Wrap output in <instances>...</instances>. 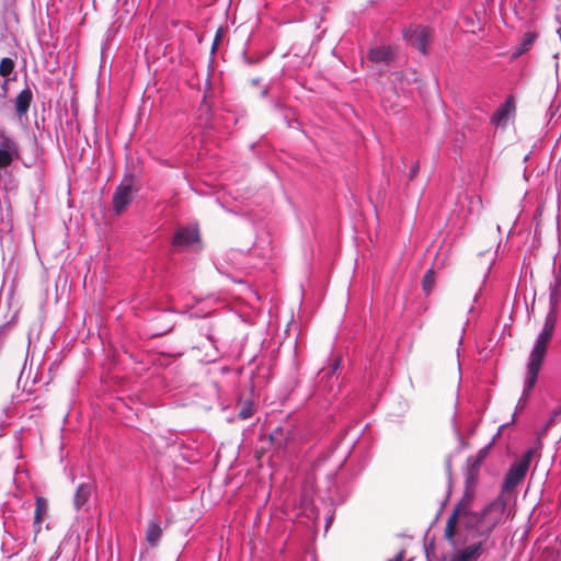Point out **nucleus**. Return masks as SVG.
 Instances as JSON below:
<instances>
[{
    "instance_id": "4be33fe9",
    "label": "nucleus",
    "mask_w": 561,
    "mask_h": 561,
    "mask_svg": "<svg viewBox=\"0 0 561 561\" xmlns=\"http://www.w3.org/2000/svg\"><path fill=\"white\" fill-rule=\"evenodd\" d=\"M419 169H420V165H419V162H415L411 170H410V173H409V180L412 181L419 173Z\"/></svg>"
},
{
    "instance_id": "ddd939ff",
    "label": "nucleus",
    "mask_w": 561,
    "mask_h": 561,
    "mask_svg": "<svg viewBox=\"0 0 561 561\" xmlns=\"http://www.w3.org/2000/svg\"><path fill=\"white\" fill-rule=\"evenodd\" d=\"M538 38V34L536 32H526L523 36L522 43L516 47V50L513 53V57L517 58L523 54L527 53L536 39Z\"/></svg>"
},
{
    "instance_id": "5701e85b",
    "label": "nucleus",
    "mask_w": 561,
    "mask_h": 561,
    "mask_svg": "<svg viewBox=\"0 0 561 561\" xmlns=\"http://www.w3.org/2000/svg\"><path fill=\"white\" fill-rule=\"evenodd\" d=\"M404 559H405V551L401 550L393 558L388 559L387 561H404Z\"/></svg>"
},
{
    "instance_id": "f3484780",
    "label": "nucleus",
    "mask_w": 561,
    "mask_h": 561,
    "mask_svg": "<svg viewBox=\"0 0 561 561\" xmlns=\"http://www.w3.org/2000/svg\"><path fill=\"white\" fill-rule=\"evenodd\" d=\"M435 286V272L433 268H430L426 271V273L423 276L422 279V289L425 293V295H430Z\"/></svg>"
},
{
    "instance_id": "dca6fc26",
    "label": "nucleus",
    "mask_w": 561,
    "mask_h": 561,
    "mask_svg": "<svg viewBox=\"0 0 561 561\" xmlns=\"http://www.w3.org/2000/svg\"><path fill=\"white\" fill-rule=\"evenodd\" d=\"M92 493V485L89 483L80 484L77 489V492L75 494V505L77 508L82 507L89 496Z\"/></svg>"
},
{
    "instance_id": "a211bd4d",
    "label": "nucleus",
    "mask_w": 561,
    "mask_h": 561,
    "mask_svg": "<svg viewBox=\"0 0 561 561\" xmlns=\"http://www.w3.org/2000/svg\"><path fill=\"white\" fill-rule=\"evenodd\" d=\"M561 415V408H557L553 412L550 419L547 421L542 430L538 434V448L541 446V438L547 434L549 428L553 425L556 422V419Z\"/></svg>"
},
{
    "instance_id": "f8f14e48",
    "label": "nucleus",
    "mask_w": 561,
    "mask_h": 561,
    "mask_svg": "<svg viewBox=\"0 0 561 561\" xmlns=\"http://www.w3.org/2000/svg\"><path fill=\"white\" fill-rule=\"evenodd\" d=\"M33 100L32 91L26 88L22 90L15 99V111L19 116H23L27 113L30 105Z\"/></svg>"
},
{
    "instance_id": "39448f33",
    "label": "nucleus",
    "mask_w": 561,
    "mask_h": 561,
    "mask_svg": "<svg viewBox=\"0 0 561 561\" xmlns=\"http://www.w3.org/2000/svg\"><path fill=\"white\" fill-rule=\"evenodd\" d=\"M433 31L427 26L412 25L403 32L404 39L422 54H427Z\"/></svg>"
},
{
    "instance_id": "412c9836",
    "label": "nucleus",
    "mask_w": 561,
    "mask_h": 561,
    "mask_svg": "<svg viewBox=\"0 0 561 561\" xmlns=\"http://www.w3.org/2000/svg\"><path fill=\"white\" fill-rule=\"evenodd\" d=\"M222 28L219 27L216 32V35H215V38H214V42H213V46H211V53H215V50L217 49V46L219 45L220 41H221V37H222Z\"/></svg>"
},
{
    "instance_id": "1a4fd4ad",
    "label": "nucleus",
    "mask_w": 561,
    "mask_h": 561,
    "mask_svg": "<svg viewBox=\"0 0 561 561\" xmlns=\"http://www.w3.org/2000/svg\"><path fill=\"white\" fill-rule=\"evenodd\" d=\"M515 111L514 98L510 95L506 101L495 111L491 122L497 126L505 125L508 116Z\"/></svg>"
},
{
    "instance_id": "6ab92c4d",
    "label": "nucleus",
    "mask_w": 561,
    "mask_h": 561,
    "mask_svg": "<svg viewBox=\"0 0 561 561\" xmlns=\"http://www.w3.org/2000/svg\"><path fill=\"white\" fill-rule=\"evenodd\" d=\"M14 68V62L10 58H3L0 61V76L8 77Z\"/></svg>"
},
{
    "instance_id": "7ed1b4c3",
    "label": "nucleus",
    "mask_w": 561,
    "mask_h": 561,
    "mask_svg": "<svg viewBox=\"0 0 561 561\" xmlns=\"http://www.w3.org/2000/svg\"><path fill=\"white\" fill-rule=\"evenodd\" d=\"M556 324L557 311L553 307L546 316L542 331L540 332L530 353L529 363L527 365V377L525 380V392H529L537 381L540 367L547 354L549 342L553 336Z\"/></svg>"
},
{
    "instance_id": "a878e982",
    "label": "nucleus",
    "mask_w": 561,
    "mask_h": 561,
    "mask_svg": "<svg viewBox=\"0 0 561 561\" xmlns=\"http://www.w3.org/2000/svg\"><path fill=\"white\" fill-rule=\"evenodd\" d=\"M339 366V362L335 363L334 367H333V370H335Z\"/></svg>"
},
{
    "instance_id": "0eeeda50",
    "label": "nucleus",
    "mask_w": 561,
    "mask_h": 561,
    "mask_svg": "<svg viewBox=\"0 0 561 561\" xmlns=\"http://www.w3.org/2000/svg\"><path fill=\"white\" fill-rule=\"evenodd\" d=\"M133 186L130 183H122L113 195V209L117 216L122 215L133 201Z\"/></svg>"
},
{
    "instance_id": "9b49d317",
    "label": "nucleus",
    "mask_w": 561,
    "mask_h": 561,
    "mask_svg": "<svg viewBox=\"0 0 561 561\" xmlns=\"http://www.w3.org/2000/svg\"><path fill=\"white\" fill-rule=\"evenodd\" d=\"M48 514V502L43 496H36L34 530L35 534L41 531V525Z\"/></svg>"
},
{
    "instance_id": "b1692460",
    "label": "nucleus",
    "mask_w": 561,
    "mask_h": 561,
    "mask_svg": "<svg viewBox=\"0 0 561 561\" xmlns=\"http://www.w3.org/2000/svg\"><path fill=\"white\" fill-rule=\"evenodd\" d=\"M446 467H447V470L450 471V469H451V460H450V458L446 459Z\"/></svg>"
},
{
    "instance_id": "393cba45",
    "label": "nucleus",
    "mask_w": 561,
    "mask_h": 561,
    "mask_svg": "<svg viewBox=\"0 0 561 561\" xmlns=\"http://www.w3.org/2000/svg\"><path fill=\"white\" fill-rule=\"evenodd\" d=\"M104 51H105V45H102V47H101V55L102 56H103Z\"/></svg>"
},
{
    "instance_id": "f257e3e1",
    "label": "nucleus",
    "mask_w": 561,
    "mask_h": 561,
    "mask_svg": "<svg viewBox=\"0 0 561 561\" xmlns=\"http://www.w3.org/2000/svg\"><path fill=\"white\" fill-rule=\"evenodd\" d=\"M481 462L482 456L477 457L468 467L462 496L454 506L446 520L447 539L454 537L456 524L459 520L463 528L470 531L480 530L483 534H488L492 527H496L500 523V515L506 506L505 501L501 497L486 505L481 512L472 510Z\"/></svg>"
},
{
    "instance_id": "4468645a",
    "label": "nucleus",
    "mask_w": 561,
    "mask_h": 561,
    "mask_svg": "<svg viewBox=\"0 0 561 561\" xmlns=\"http://www.w3.org/2000/svg\"><path fill=\"white\" fill-rule=\"evenodd\" d=\"M289 439V432L284 430L283 427H276L270 434V442L275 448L280 449L284 448Z\"/></svg>"
},
{
    "instance_id": "20e7f679",
    "label": "nucleus",
    "mask_w": 561,
    "mask_h": 561,
    "mask_svg": "<svg viewBox=\"0 0 561 561\" xmlns=\"http://www.w3.org/2000/svg\"><path fill=\"white\" fill-rule=\"evenodd\" d=\"M537 450L538 448L528 449L518 461L510 467L503 482V492L513 491L524 480L529 469L530 461Z\"/></svg>"
},
{
    "instance_id": "9d476101",
    "label": "nucleus",
    "mask_w": 561,
    "mask_h": 561,
    "mask_svg": "<svg viewBox=\"0 0 561 561\" xmlns=\"http://www.w3.org/2000/svg\"><path fill=\"white\" fill-rule=\"evenodd\" d=\"M198 241V231L192 228L179 229L173 239L174 245H190Z\"/></svg>"
},
{
    "instance_id": "f03ea898",
    "label": "nucleus",
    "mask_w": 561,
    "mask_h": 561,
    "mask_svg": "<svg viewBox=\"0 0 561 561\" xmlns=\"http://www.w3.org/2000/svg\"><path fill=\"white\" fill-rule=\"evenodd\" d=\"M456 525L451 539L446 538V527L444 528V539L457 549L443 561H478L488 551L486 543L495 527H492L488 534H483L480 530L470 531L463 528L460 520Z\"/></svg>"
},
{
    "instance_id": "6e6552de",
    "label": "nucleus",
    "mask_w": 561,
    "mask_h": 561,
    "mask_svg": "<svg viewBox=\"0 0 561 561\" xmlns=\"http://www.w3.org/2000/svg\"><path fill=\"white\" fill-rule=\"evenodd\" d=\"M367 58L376 65H389L393 60L394 54L390 46H378L369 49Z\"/></svg>"
},
{
    "instance_id": "423d86ee",
    "label": "nucleus",
    "mask_w": 561,
    "mask_h": 561,
    "mask_svg": "<svg viewBox=\"0 0 561 561\" xmlns=\"http://www.w3.org/2000/svg\"><path fill=\"white\" fill-rule=\"evenodd\" d=\"M19 157L20 149L18 144L4 133H0V168L10 165Z\"/></svg>"
},
{
    "instance_id": "2eb2a0df",
    "label": "nucleus",
    "mask_w": 561,
    "mask_h": 561,
    "mask_svg": "<svg viewBox=\"0 0 561 561\" xmlns=\"http://www.w3.org/2000/svg\"><path fill=\"white\" fill-rule=\"evenodd\" d=\"M162 529L160 525L156 522H150L146 529V540L151 546H157L159 539L161 538Z\"/></svg>"
},
{
    "instance_id": "aec40b11",
    "label": "nucleus",
    "mask_w": 561,
    "mask_h": 561,
    "mask_svg": "<svg viewBox=\"0 0 561 561\" xmlns=\"http://www.w3.org/2000/svg\"><path fill=\"white\" fill-rule=\"evenodd\" d=\"M253 414V408L251 403H245L239 411V417L245 420Z\"/></svg>"
}]
</instances>
